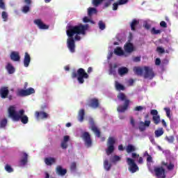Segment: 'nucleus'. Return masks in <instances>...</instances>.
<instances>
[{"label":"nucleus","instance_id":"obj_35","mask_svg":"<svg viewBox=\"0 0 178 178\" xmlns=\"http://www.w3.org/2000/svg\"><path fill=\"white\" fill-rule=\"evenodd\" d=\"M115 88L118 91H124V90L126 89L124 88V86L119 83V82L115 81Z\"/></svg>","mask_w":178,"mask_h":178},{"label":"nucleus","instance_id":"obj_38","mask_svg":"<svg viewBox=\"0 0 178 178\" xmlns=\"http://www.w3.org/2000/svg\"><path fill=\"white\" fill-rule=\"evenodd\" d=\"M161 33L162 31L156 29L155 27H153L151 30V34H153L154 35H158V34H161Z\"/></svg>","mask_w":178,"mask_h":178},{"label":"nucleus","instance_id":"obj_56","mask_svg":"<svg viewBox=\"0 0 178 178\" xmlns=\"http://www.w3.org/2000/svg\"><path fill=\"white\" fill-rule=\"evenodd\" d=\"M150 113H151V115H152V116H158L159 115L158 111L155 110V109L151 110Z\"/></svg>","mask_w":178,"mask_h":178},{"label":"nucleus","instance_id":"obj_55","mask_svg":"<svg viewBox=\"0 0 178 178\" xmlns=\"http://www.w3.org/2000/svg\"><path fill=\"white\" fill-rule=\"evenodd\" d=\"M119 3H113V10H118V8L119 7Z\"/></svg>","mask_w":178,"mask_h":178},{"label":"nucleus","instance_id":"obj_32","mask_svg":"<svg viewBox=\"0 0 178 178\" xmlns=\"http://www.w3.org/2000/svg\"><path fill=\"white\" fill-rule=\"evenodd\" d=\"M134 71L135 72L136 74H137V76H143V73H144V70L140 67H135L134 68Z\"/></svg>","mask_w":178,"mask_h":178},{"label":"nucleus","instance_id":"obj_27","mask_svg":"<svg viewBox=\"0 0 178 178\" xmlns=\"http://www.w3.org/2000/svg\"><path fill=\"white\" fill-rule=\"evenodd\" d=\"M84 116H86V111H84V109L82 108L79 111L78 120L81 122H83Z\"/></svg>","mask_w":178,"mask_h":178},{"label":"nucleus","instance_id":"obj_43","mask_svg":"<svg viewBox=\"0 0 178 178\" xmlns=\"http://www.w3.org/2000/svg\"><path fill=\"white\" fill-rule=\"evenodd\" d=\"M165 140L170 143V144H172V143H174L175 141V136H166L165 137Z\"/></svg>","mask_w":178,"mask_h":178},{"label":"nucleus","instance_id":"obj_33","mask_svg":"<svg viewBox=\"0 0 178 178\" xmlns=\"http://www.w3.org/2000/svg\"><path fill=\"white\" fill-rule=\"evenodd\" d=\"M161 165H163V166H166L168 170H173V169H175V164L172 163H170L169 165H168V163L163 161Z\"/></svg>","mask_w":178,"mask_h":178},{"label":"nucleus","instance_id":"obj_39","mask_svg":"<svg viewBox=\"0 0 178 178\" xmlns=\"http://www.w3.org/2000/svg\"><path fill=\"white\" fill-rule=\"evenodd\" d=\"M132 40H133V33L130 32L129 35L128 37V41L125 43V45H133V43H131Z\"/></svg>","mask_w":178,"mask_h":178},{"label":"nucleus","instance_id":"obj_3","mask_svg":"<svg viewBox=\"0 0 178 178\" xmlns=\"http://www.w3.org/2000/svg\"><path fill=\"white\" fill-rule=\"evenodd\" d=\"M117 98L120 99V101H124V104L123 106L120 105L118 106L117 108L118 112H120V113H124V112H126L127 109H129V106L130 105V100L127 99V97H126V95L123 92H120Z\"/></svg>","mask_w":178,"mask_h":178},{"label":"nucleus","instance_id":"obj_29","mask_svg":"<svg viewBox=\"0 0 178 178\" xmlns=\"http://www.w3.org/2000/svg\"><path fill=\"white\" fill-rule=\"evenodd\" d=\"M129 73V69L126 67H120L118 69V74L120 76H124V74H127Z\"/></svg>","mask_w":178,"mask_h":178},{"label":"nucleus","instance_id":"obj_28","mask_svg":"<svg viewBox=\"0 0 178 178\" xmlns=\"http://www.w3.org/2000/svg\"><path fill=\"white\" fill-rule=\"evenodd\" d=\"M98 13V10L95 8L90 7L88 8V15L91 17L92 15H97Z\"/></svg>","mask_w":178,"mask_h":178},{"label":"nucleus","instance_id":"obj_10","mask_svg":"<svg viewBox=\"0 0 178 178\" xmlns=\"http://www.w3.org/2000/svg\"><path fill=\"white\" fill-rule=\"evenodd\" d=\"M82 138L85 141V145H86V147H90L92 145V140H91L90 133L87 131L83 132L82 134Z\"/></svg>","mask_w":178,"mask_h":178},{"label":"nucleus","instance_id":"obj_50","mask_svg":"<svg viewBox=\"0 0 178 178\" xmlns=\"http://www.w3.org/2000/svg\"><path fill=\"white\" fill-rule=\"evenodd\" d=\"M156 51L159 54H165V49H163L161 47H159L156 48Z\"/></svg>","mask_w":178,"mask_h":178},{"label":"nucleus","instance_id":"obj_61","mask_svg":"<svg viewBox=\"0 0 178 178\" xmlns=\"http://www.w3.org/2000/svg\"><path fill=\"white\" fill-rule=\"evenodd\" d=\"M134 62H140L141 61V57L137 56L133 58Z\"/></svg>","mask_w":178,"mask_h":178},{"label":"nucleus","instance_id":"obj_5","mask_svg":"<svg viewBox=\"0 0 178 178\" xmlns=\"http://www.w3.org/2000/svg\"><path fill=\"white\" fill-rule=\"evenodd\" d=\"M143 70L145 72L143 75L144 79L152 80V79L155 77V72H154V70H152V68L148 66H145L143 67Z\"/></svg>","mask_w":178,"mask_h":178},{"label":"nucleus","instance_id":"obj_42","mask_svg":"<svg viewBox=\"0 0 178 178\" xmlns=\"http://www.w3.org/2000/svg\"><path fill=\"white\" fill-rule=\"evenodd\" d=\"M99 29L100 30H105L106 25H105L104 21H99L98 23Z\"/></svg>","mask_w":178,"mask_h":178},{"label":"nucleus","instance_id":"obj_30","mask_svg":"<svg viewBox=\"0 0 178 178\" xmlns=\"http://www.w3.org/2000/svg\"><path fill=\"white\" fill-rule=\"evenodd\" d=\"M163 128H159V129L154 131V136L156 138L161 137V136H163Z\"/></svg>","mask_w":178,"mask_h":178},{"label":"nucleus","instance_id":"obj_6","mask_svg":"<svg viewBox=\"0 0 178 178\" xmlns=\"http://www.w3.org/2000/svg\"><path fill=\"white\" fill-rule=\"evenodd\" d=\"M31 94H35V90L33 88H29L28 89H21L18 90L17 95L18 97H28Z\"/></svg>","mask_w":178,"mask_h":178},{"label":"nucleus","instance_id":"obj_51","mask_svg":"<svg viewBox=\"0 0 178 178\" xmlns=\"http://www.w3.org/2000/svg\"><path fill=\"white\" fill-rule=\"evenodd\" d=\"M68 49H70V52L74 53L76 49V46L74 45H68Z\"/></svg>","mask_w":178,"mask_h":178},{"label":"nucleus","instance_id":"obj_40","mask_svg":"<svg viewBox=\"0 0 178 178\" xmlns=\"http://www.w3.org/2000/svg\"><path fill=\"white\" fill-rule=\"evenodd\" d=\"M104 1H105V0H92V3L93 6H95V8H97V6L99 5H101V3H102V2Z\"/></svg>","mask_w":178,"mask_h":178},{"label":"nucleus","instance_id":"obj_2","mask_svg":"<svg viewBox=\"0 0 178 178\" xmlns=\"http://www.w3.org/2000/svg\"><path fill=\"white\" fill-rule=\"evenodd\" d=\"M8 118H11L13 120L19 122L20 120L23 124L29 123V117L24 115V111L23 109L19 111V114L16 112V107L15 106H10L8 109Z\"/></svg>","mask_w":178,"mask_h":178},{"label":"nucleus","instance_id":"obj_25","mask_svg":"<svg viewBox=\"0 0 178 178\" xmlns=\"http://www.w3.org/2000/svg\"><path fill=\"white\" fill-rule=\"evenodd\" d=\"M56 162V159L54 157H48L44 159V163L47 165V166H51L53 163Z\"/></svg>","mask_w":178,"mask_h":178},{"label":"nucleus","instance_id":"obj_8","mask_svg":"<svg viewBox=\"0 0 178 178\" xmlns=\"http://www.w3.org/2000/svg\"><path fill=\"white\" fill-rule=\"evenodd\" d=\"M89 123L90 124V129L93 133H95V136H97L98 138L101 137V131L99 129L97 128V126H95V122H94V119L90 118L89 120Z\"/></svg>","mask_w":178,"mask_h":178},{"label":"nucleus","instance_id":"obj_20","mask_svg":"<svg viewBox=\"0 0 178 178\" xmlns=\"http://www.w3.org/2000/svg\"><path fill=\"white\" fill-rule=\"evenodd\" d=\"M116 69H118V64L115 63L113 65L111 64L109 65L108 74L110 76H116Z\"/></svg>","mask_w":178,"mask_h":178},{"label":"nucleus","instance_id":"obj_7","mask_svg":"<svg viewBox=\"0 0 178 178\" xmlns=\"http://www.w3.org/2000/svg\"><path fill=\"white\" fill-rule=\"evenodd\" d=\"M127 164L129 165V170L131 173H136L138 170V165L136 163L134 160L131 158L127 159Z\"/></svg>","mask_w":178,"mask_h":178},{"label":"nucleus","instance_id":"obj_48","mask_svg":"<svg viewBox=\"0 0 178 178\" xmlns=\"http://www.w3.org/2000/svg\"><path fill=\"white\" fill-rule=\"evenodd\" d=\"M5 170H6V172H8V173H12V172H13V168H12V167L6 164L5 166Z\"/></svg>","mask_w":178,"mask_h":178},{"label":"nucleus","instance_id":"obj_44","mask_svg":"<svg viewBox=\"0 0 178 178\" xmlns=\"http://www.w3.org/2000/svg\"><path fill=\"white\" fill-rule=\"evenodd\" d=\"M1 17L3 19V22H7L8 21V13L3 11L1 13Z\"/></svg>","mask_w":178,"mask_h":178},{"label":"nucleus","instance_id":"obj_16","mask_svg":"<svg viewBox=\"0 0 178 178\" xmlns=\"http://www.w3.org/2000/svg\"><path fill=\"white\" fill-rule=\"evenodd\" d=\"M24 3L26 6H24L22 9V12L23 13H29L30 12V5H31V0H24Z\"/></svg>","mask_w":178,"mask_h":178},{"label":"nucleus","instance_id":"obj_37","mask_svg":"<svg viewBox=\"0 0 178 178\" xmlns=\"http://www.w3.org/2000/svg\"><path fill=\"white\" fill-rule=\"evenodd\" d=\"M115 151V145H109L108 147V149H106V152L107 155H109L110 154H112Z\"/></svg>","mask_w":178,"mask_h":178},{"label":"nucleus","instance_id":"obj_14","mask_svg":"<svg viewBox=\"0 0 178 178\" xmlns=\"http://www.w3.org/2000/svg\"><path fill=\"white\" fill-rule=\"evenodd\" d=\"M151 124V121L149 120H145V122H140L138 129L140 131H145L146 127H149V125Z\"/></svg>","mask_w":178,"mask_h":178},{"label":"nucleus","instance_id":"obj_60","mask_svg":"<svg viewBox=\"0 0 178 178\" xmlns=\"http://www.w3.org/2000/svg\"><path fill=\"white\" fill-rule=\"evenodd\" d=\"M76 163H72L70 166L71 170H76Z\"/></svg>","mask_w":178,"mask_h":178},{"label":"nucleus","instance_id":"obj_54","mask_svg":"<svg viewBox=\"0 0 178 178\" xmlns=\"http://www.w3.org/2000/svg\"><path fill=\"white\" fill-rule=\"evenodd\" d=\"M130 124H131L132 127H136V121L134 120V118L133 117L130 118Z\"/></svg>","mask_w":178,"mask_h":178},{"label":"nucleus","instance_id":"obj_53","mask_svg":"<svg viewBox=\"0 0 178 178\" xmlns=\"http://www.w3.org/2000/svg\"><path fill=\"white\" fill-rule=\"evenodd\" d=\"M118 4L120 5H126V3L129 2V0H118Z\"/></svg>","mask_w":178,"mask_h":178},{"label":"nucleus","instance_id":"obj_36","mask_svg":"<svg viewBox=\"0 0 178 178\" xmlns=\"http://www.w3.org/2000/svg\"><path fill=\"white\" fill-rule=\"evenodd\" d=\"M152 120L154 124H159V123H161V116L159 115L153 116Z\"/></svg>","mask_w":178,"mask_h":178},{"label":"nucleus","instance_id":"obj_31","mask_svg":"<svg viewBox=\"0 0 178 178\" xmlns=\"http://www.w3.org/2000/svg\"><path fill=\"white\" fill-rule=\"evenodd\" d=\"M126 151L127 154H131V152H135L136 147L133 145H128L126 147Z\"/></svg>","mask_w":178,"mask_h":178},{"label":"nucleus","instance_id":"obj_22","mask_svg":"<svg viewBox=\"0 0 178 178\" xmlns=\"http://www.w3.org/2000/svg\"><path fill=\"white\" fill-rule=\"evenodd\" d=\"M115 55H117V56H125L127 57V54L124 53V51L122 49V48L118 47L114 50Z\"/></svg>","mask_w":178,"mask_h":178},{"label":"nucleus","instance_id":"obj_63","mask_svg":"<svg viewBox=\"0 0 178 178\" xmlns=\"http://www.w3.org/2000/svg\"><path fill=\"white\" fill-rule=\"evenodd\" d=\"M70 138V137L69 136H65L63 138V142L67 143V141H69Z\"/></svg>","mask_w":178,"mask_h":178},{"label":"nucleus","instance_id":"obj_11","mask_svg":"<svg viewBox=\"0 0 178 178\" xmlns=\"http://www.w3.org/2000/svg\"><path fill=\"white\" fill-rule=\"evenodd\" d=\"M88 106L92 108V109H97L99 108V100L97 98H92L88 101Z\"/></svg>","mask_w":178,"mask_h":178},{"label":"nucleus","instance_id":"obj_46","mask_svg":"<svg viewBox=\"0 0 178 178\" xmlns=\"http://www.w3.org/2000/svg\"><path fill=\"white\" fill-rule=\"evenodd\" d=\"M115 138L112 137L108 138V145H115Z\"/></svg>","mask_w":178,"mask_h":178},{"label":"nucleus","instance_id":"obj_58","mask_svg":"<svg viewBox=\"0 0 178 178\" xmlns=\"http://www.w3.org/2000/svg\"><path fill=\"white\" fill-rule=\"evenodd\" d=\"M0 8L5 9V2H3V0H0Z\"/></svg>","mask_w":178,"mask_h":178},{"label":"nucleus","instance_id":"obj_21","mask_svg":"<svg viewBox=\"0 0 178 178\" xmlns=\"http://www.w3.org/2000/svg\"><path fill=\"white\" fill-rule=\"evenodd\" d=\"M37 119H47L48 118V113L43 111H36L35 113Z\"/></svg>","mask_w":178,"mask_h":178},{"label":"nucleus","instance_id":"obj_47","mask_svg":"<svg viewBox=\"0 0 178 178\" xmlns=\"http://www.w3.org/2000/svg\"><path fill=\"white\" fill-rule=\"evenodd\" d=\"M119 161H120V156L118 155L113 156L111 159V161L113 162V163H115V162H119Z\"/></svg>","mask_w":178,"mask_h":178},{"label":"nucleus","instance_id":"obj_64","mask_svg":"<svg viewBox=\"0 0 178 178\" xmlns=\"http://www.w3.org/2000/svg\"><path fill=\"white\" fill-rule=\"evenodd\" d=\"M155 65H156L157 66H159V65H161V58H156Z\"/></svg>","mask_w":178,"mask_h":178},{"label":"nucleus","instance_id":"obj_62","mask_svg":"<svg viewBox=\"0 0 178 178\" xmlns=\"http://www.w3.org/2000/svg\"><path fill=\"white\" fill-rule=\"evenodd\" d=\"M74 40L75 41H80V40H81V37H80V34H76Z\"/></svg>","mask_w":178,"mask_h":178},{"label":"nucleus","instance_id":"obj_17","mask_svg":"<svg viewBox=\"0 0 178 178\" xmlns=\"http://www.w3.org/2000/svg\"><path fill=\"white\" fill-rule=\"evenodd\" d=\"M124 54H127V56L130 55L132 52H134L136 51V47L133 45H124Z\"/></svg>","mask_w":178,"mask_h":178},{"label":"nucleus","instance_id":"obj_1","mask_svg":"<svg viewBox=\"0 0 178 178\" xmlns=\"http://www.w3.org/2000/svg\"><path fill=\"white\" fill-rule=\"evenodd\" d=\"M88 30V24H79L76 26H70L67 29V35L69 37L67 40V45H74V34H86V31Z\"/></svg>","mask_w":178,"mask_h":178},{"label":"nucleus","instance_id":"obj_4","mask_svg":"<svg viewBox=\"0 0 178 178\" xmlns=\"http://www.w3.org/2000/svg\"><path fill=\"white\" fill-rule=\"evenodd\" d=\"M72 79H76V77H77V80L79 84H83L84 83V79H88L89 76L88 74L86 72L84 69L79 68L76 72L74 71L72 73Z\"/></svg>","mask_w":178,"mask_h":178},{"label":"nucleus","instance_id":"obj_9","mask_svg":"<svg viewBox=\"0 0 178 178\" xmlns=\"http://www.w3.org/2000/svg\"><path fill=\"white\" fill-rule=\"evenodd\" d=\"M154 171L156 177L166 178V173H165L163 167H155Z\"/></svg>","mask_w":178,"mask_h":178},{"label":"nucleus","instance_id":"obj_13","mask_svg":"<svg viewBox=\"0 0 178 178\" xmlns=\"http://www.w3.org/2000/svg\"><path fill=\"white\" fill-rule=\"evenodd\" d=\"M22 158L19 161V166H24L27 165V162H29V154L27 153L22 152L21 153Z\"/></svg>","mask_w":178,"mask_h":178},{"label":"nucleus","instance_id":"obj_52","mask_svg":"<svg viewBox=\"0 0 178 178\" xmlns=\"http://www.w3.org/2000/svg\"><path fill=\"white\" fill-rule=\"evenodd\" d=\"M160 26L163 29H167L168 28V24H166V22L165 21H161L160 22Z\"/></svg>","mask_w":178,"mask_h":178},{"label":"nucleus","instance_id":"obj_26","mask_svg":"<svg viewBox=\"0 0 178 178\" xmlns=\"http://www.w3.org/2000/svg\"><path fill=\"white\" fill-rule=\"evenodd\" d=\"M140 24V22L136 19H134L130 24L131 31H136V27Z\"/></svg>","mask_w":178,"mask_h":178},{"label":"nucleus","instance_id":"obj_18","mask_svg":"<svg viewBox=\"0 0 178 178\" xmlns=\"http://www.w3.org/2000/svg\"><path fill=\"white\" fill-rule=\"evenodd\" d=\"M10 58L13 62H20V54L17 51L11 52Z\"/></svg>","mask_w":178,"mask_h":178},{"label":"nucleus","instance_id":"obj_19","mask_svg":"<svg viewBox=\"0 0 178 178\" xmlns=\"http://www.w3.org/2000/svg\"><path fill=\"white\" fill-rule=\"evenodd\" d=\"M30 62H31V57H30V54L26 52L24 57V67H29L30 66Z\"/></svg>","mask_w":178,"mask_h":178},{"label":"nucleus","instance_id":"obj_12","mask_svg":"<svg viewBox=\"0 0 178 178\" xmlns=\"http://www.w3.org/2000/svg\"><path fill=\"white\" fill-rule=\"evenodd\" d=\"M34 24H35L40 30H48L49 26L44 23L40 19H37L33 21Z\"/></svg>","mask_w":178,"mask_h":178},{"label":"nucleus","instance_id":"obj_15","mask_svg":"<svg viewBox=\"0 0 178 178\" xmlns=\"http://www.w3.org/2000/svg\"><path fill=\"white\" fill-rule=\"evenodd\" d=\"M8 95H9V88L6 86L1 87L0 89L1 98L5 99V98H8Z\"/></svg>","mask_w":178,"mask_h":178},{"label":"nucleus","instance_id":"obj_45","mask_svg":"<svg viewBox=\"0 0 178 178\" xmlns=\"http://www.w3.org/2000/svg\"><path fill=\"white\" fill-rule=\"evenodd\" d=\"M164 111H165L167 118H168L169 119H172V115H170V108H164Z\"/></svg>","mask_w":178,"mask_h":178},{"label":"nucleus","instance_id":"obj_57","mask_svg":"<svg viewBox=\"0 0 178 178\" xmlns=\"http://www.w3.org/2000/svg\"><path fill=\"white\" fill-rule=\"evenodd\" d=\"M61 148H63V149H66V148H67V143L63 141L61 143Z\"/></svg>","mask_w":178,"mask_h":178},{"label":"nucleus","instance_id":"obj_23","mask_svg":"<svg viewBox=\"0 0 178 178\" xmlns=\"http://www.w3.org/2000/svg\"><path fill=\"white\" fill-rule=\"evenodd\" d=\"M6 70H7L8 74H13L16 72V69L10 63H8L6 65Z\"/></svg>","mask_w":178,"mask_h":178},{"label":"nucleus","instance_id":"obj_49","mask_svg":"<svg viewBox=\"0 0 178 178\" xmlns=\"http://www.w3.org/2000/svg\"><path fill=\"white\" fill-rule=\"evenodd\" d=\"M111 3H112V1L108 0L106 2L104 3L103 8L106 9V8H109Z\"/></svg>","mask_w":178,"mask_h":178},{"label":"nucleus","instance_id":"obj_24","mask_svg":"<svg viewBox=\"0 0 178 178\" xmlns=\"http://www.w3.org/2000/svg\"><path fill=\"white\" fill-rule=\"evenodd\" d=\"M56 173L58 174L60 176H65V175L67 173V170L63 169L62 166L58 165L56 168Z\"/></svg>","mask_w":178,"mask_h":178},{"label":"nucleus","instance_id":"obj_34","mask_svg":"<svg viewBox=\"0 0 178 178\" xmlns=\"http://www.w3.org/2000/svg\"><path fill=\"white\" fill-rule=\"evenodd\" d=\"M104 168L105 170L107 172L111 170V168H112V164H109V161L108 160H104Z\"/></svg>","mask_w":178,"mask_h":178},{"label":"nucleus","instance_id":"obj_41","mask_svg":"<svg viewBox=\"0 0 178 178\" xmlns=\"http://www.w3.org/2000/svg\"><path fill=\"white\" fill-rule=\"evenodd\" d=\"M6 124H8V120L4 118L0 122V127L1 129H3V127H6Z\"/></svg>","mask_w":178,"mask_h":178},{"label":"nucleus","instance_id":"obj_59","mask_svg":"<svg viewBox=\"0 0 178 178\" xmlns=\"http://www.w3.org/2000/svg\"><path fill=\"white\" fill-rule=\"evenodd\" d=\"M144 109V108L141 106H138L134 108V111H143Z\"/></svg>","mask_w":178,"mask_h":178}]
</instances>
